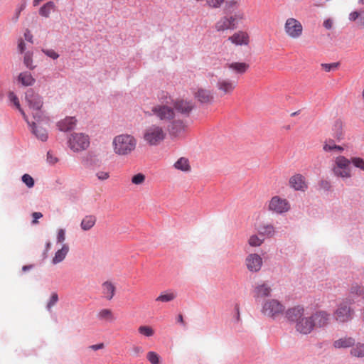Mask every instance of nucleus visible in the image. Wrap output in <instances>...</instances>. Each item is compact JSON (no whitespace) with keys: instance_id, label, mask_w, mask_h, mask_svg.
<instances>
[{"instance_id":"10","label":"nucleus","mask_w":364,"mask_h":364,"mask_svg":"<svg viewBox=\"0 0 364 364\" xmlns=\"http://www.w3.org/2000/svg\"><path fill=\"white\" fill-rule=\"evenodd\" d=\"M284 31L289 37L296 39L302 35L303 26L297 19L289 18L285 22Z\"/></svg>"},{"instance_id":"60","label":"nucleus","mask_w":364,"mask_h":364,"mask_svg":"<svg viewBox=\"0 0 364 364\" xmlns=\"http://www.w3.org/2000/svg\"><path fill=\"white\" fill-rule=\"evenodd\" d=\"M333 24V21L331 18H327L323 21V26L325 28L330 30L332 28Z\"/></svg>"},{"instance_id":"8","label":"nucleus","mask_w":364,"mask_h":364,"mask_svg":"<svg viewBox=\"0 0 364 364\" xmlns=\"http://www.w3.org/2000/svg\"><path fill=\"white\" fill-rule=\"evenodd\" d=\"M351 303L348 300L341 301L333 312V317L338 323H346L353 317L354 310L350 306Z\"/></svg>"},{"instance_id":"39","label":"nucleus","mask_w":364,"mask_h":364,"mask_svg":"<svg viewBox=\"0 0 364 364\" xmlns=\"http://www.w3.org/2000/svg\"><path fill=\"white\" fill-rule=\"evenodd\" d=\"M350 354L355 357H364V343H358L350 350Z\"/></svg>"},{"instance_id":"38","label":"nucleus","mask_w":364,"mask_h":364,"mask_svg":"<svg viewBox=\"0 0 364 364\" xmlns=\"http://www.w3.org/2000/svg\"><path fill=\"white\" fill-rule=\"evenodd\" d=\"M230 19L233 20V23L235 28L237 27L238 23L245 20L246 16L245 14L242 10L235 11L232 15L229 16Z\"/></svg>"},{"instance_id":"45","label":"nucleus","mask_w":364,"mask_h":364,"mask_svg":"<svg viewBox=\"0 0 364 364\" xmlns=\"http://www.w3.org/2000/svg\"><path fill=\"white\" fill-rule=\"evenodd\" d=\"M58 301V295L56 292H53L51 294L50 299L48 300L46 309L48 311H50L53 306H54L57 302Z\"/></svg>"},{"instance_id":"46","label":"nucleus","mask_w":364,"mask_h":364,"mask_svg":"<svg viewBox=\"0 0 364 364\" xmlns=\"http://www.w3.org/2000/svg\"><path fill=\"white\" fill-rule=\"evenodd\" d=\"M350 291L352 294L360 296L364 293V287L357 283H355L352 284Z\"/></svg>"},{"instance_id":"35","label":"nucleus","mask_w":364,"mask_h":364,"mask_svg":"<svg viewBox=\"0 0 364 364\" xmlns=\"http://www.w3.org/2000/svg\"><path fill=\"white\" fill-rule=\"evenodd\" d=\"M173 167L179 171L183 172H189L191 171V166L188 159L185 157L179 158L173 164Z\"/></svg>"},{"instance_id":"23","label":"nucleus","mask_w":364,"mask_h":364,"mask_svg":"<svg viewBox=\"0 0 364 364\" xmlns=\"http://www.w3.org/2000/svg\"><path fill=\"white\" fill-rule=\"evenodd\" d=\"M30 127L31 132L37 139L42 141H46L48 139V132L46 129L37 124L36 122H30L28 124Z\"/></svg>"},{"instance_id":"28","label":"nucleus","mask_w":364,"mask_h":364,"mask_svg":"<svg viewBox=\"0 0 364 364\" xmlns=\"http://www.w3.org/2000/svg\"><path fill=\"white\" fill-rule=\"evenodd\" d=\"M8 98L11 104L17 109L21 114L22 115L23 119L26 122L27 124H29L28 117L26 115L24 110L22 109L20 102L18 100V97L14 92H9L8 94Z\"/></svg>"},{"instance_id":"62","label":"nucleus","mask_w":364,"mask_h":364,"mask_svg":"<svg viewBox=\"0 0 364 364\" xmlns=\"http://www.w3.org/2000/svg\"><path fill=\"white\" fill-rule=\"evenodd\" d=\"M360 14V13H358V12H357V11L351 12V13L349 14V20H350V21H356V20H358V18H359Z\"/></svg>"},{"instance_id":"31","label":"nucleus","mask_w":364,"mask_h":364,"mask_svg":"<svg viewBox=\"0 0 364 364\" xmlns=\"http://www.w3.org/2000/svg\"><path fill=\"white\" fill-rule=\"evenodd\" d=\"M225 68L237 74H243L249 68V65L246 63L233 62L227 63Z\"/></svg>"},{"instance_id":"54","label":"nucleus","mask_w":364,"mask_h":364,"mask_svg":"<svg viewBox=\"0 0 364 364\" xmlns=\"http://www.w3.org/2000/svg\"><path fill=\"white\" fill-rule=\"evenodd\" d=\"M334 127H335V129H336V132L335 134V137L338 140L342 139H343V133H342V131H341V128H342V123H341V121H337L335 123Z\"/></svg>"},{"instance_id":"56","label":"nucleus","mask_w":364,"mask_h":364,"mask_svg":"<svg viewBox=\"0 0 364 364\" xmlns=\"http://www.w3.org/2000/svg\"><path fill=\"white\" fill-rule=\"evenodd\" d=\"M65 240V230L63 228L58 229L56 236L57 243L63 244Z\"/></svg>"},{"instance_id":"3","label":"nucleus","mask_w":364,"mask_h":364,"mask_svg":"<svg viewBox=\"0 0 364 364\" xmlns=\"http://www.w3.org/2000/svg\"><path fill=\"white\" fill-rule=\"evenodd\" d=\"M331 171L333 174L341 178L343 180L348 179L352 177V168L350 159L343 156H338L334 158Z\"/></svg>"},{"instance_id":"15","label":"nucleus","mask_w":364,"mask_h":364,"mask_svg":"<svg viewBox=\"0 0 364 364\" xmlns=\"http://www.w3.org/2000/svg\"><path fill=\"white\" fill-rule=\"evenodd\" d=\"M237 86V82L229 78L220 77L217 80L216 88L222 95H231Z\"/></svg>"},{"instance_id":"20","label":"nucleus","mask_w":364,"mask_h":364,"mask_svg":"<svg viewBox=\"0 0 364 364\" xmlns=\"http://www.w3.org/2000/svg\"><path fill=\"white\" fill-rule=\"evenodd\" d=\"M289 183L290 187L295 191H305L308 188L305 178L299 173L292 176L289 178Z\"/></svg>"},{"instance_id":"61","label":"nucleus","mask_w":364,"mask_h":364,"mask_svg":"<svg viewBox=\"0 0 364 364\" xmlns=\"http://www.w3.org/2000/svg\"><path fill=\"white\" fill-rule=\"evenodd\" d=\"M18 51L21 53H24L25 50H26V43H24V41L22 40V39H20L18 41Z\"/></svg>"},{"instance_id":"19","label":"nucleus","mask_w":364,"mask_h":364,"mask_svg":"<svg viewBox=\"0 0 364 364\" xmlns=\"http://www.w3.org/2000/svg\"><path fill=\"white\" fill-rule=\"evenodd\" d=\"M228 41L236 46H247L250 43V36L246 31H238L230 36Z\"/></svg>"},{"instance_id":"26","label":"nucleus","mask_w":364,"mask_h":364,"mask_svg":"<svg viewBox=\"0 0 364 364\" xmlns=\"http://www.w3.org/2000/svg\"><path fill=\"white\" fill-rule=\"evenodd\" d=\"M69 245L68 244L63 243L60 249H59L55 253L54 257L52 259V263L53 264H57L63 262L66 257L68 252H69Z\"/></svg>"},{"instance_id":"37","label":"nucleus","mask_w":364,"mask_h":364,"mask_svg":"<svg viewBox=\"0 0 364 364\" xmlns=\"http://www.w3.org/2000/svg\"><path fill=\"white\" fill-rule=\"evenodd\" d=\"M264 238L258 233L252 234L249 237L247 243L252 247H259L264 243Z\"/></svg>"},{"instance_id":"36","label":"nucleus","mask_w":364,"mask_h":364,"mask_svg":"<svg viewBox=\"0 0 364 364\" xmlns=\"http://www.w3.org/2000/svg\"><path fill=\"white\" fill-rule=\"evenodd\" d=\"M97 317L99 320L107 321V322H112L115 319L112 311L108 309H101L97 313Z\"/></svg>"},{"instance_id":"11","label":"nucleus","mask_w":364,"mask_h":364,"mask_svg":"<svg viewBox=\"0 0 364 364\" xmlns=\"http://www.w3.org/2000/svg\"><path fill=\"white\" fill-rule=\"evenodd\" d=\"M245 264L249 272L257 273L261 270L263 266V259L257 253H250L245 257Z\"/></svg>"},{"instance_id":"41","label":"nucleus","mask_w":364,"mask_h":364,"mask_svg":"<svg viewBox=\"0 0 364 364\" xmlns=\"http://www.w3.org/2000/svg\"><path fill=\"white\" fill-rule=\"evenodd\" d=\"M240 4V0H225V10L228 12L237 9Z\"/></svg>"},{"instance_id":"5","label":"nucleus","mask_w":364,"mask_h":364,"mask_svg":"<svg viewBox=\"0 0 364 364\" xmlns=\"http://www.w3.org/2000/svg\"><path fill=\"white\" fill-rule=\"evenodd\" d=\"M166 136L164 129L156 124L147 126L143 132V139L150 146L159 144L165 139Z\"/></svg>"},{"instance_id":"9","label":"nucleus","mask_w":364,"mask_h":364,"mask_svg":"<svg viewBox=\"0 0 364 364\" xmlns=\"http://www.w3.org/2000/svg\"><path fill=\"white\" fill-rule=\"evenodd\" d=\"M291 209L289 202L280 196H273L268 203V210L277 215H283Z\"/></svg>"},{"instance_id":"13","label":"nucleus","mask_w":364,"mask_h":364,"mask_svg":"<svg viewBox=\"0 0 364 364\" xmlns=\"http://www.w3.org/2000/svg\"><path fill=\"white\" fill-rule=\"evenodd\" d=\"M314 327L323 328L328 326L331 322V314L324 310H318L311 315Z\"/></svg>"},{"instance_id":"1","label":"nucleus","mask_w":364,"mask_h":364,"mask_svg":"<svg viewBox=\"0 0 364 364\" xmlns=\"http://www.w3.org/2000/svg\"><path fill=\"white\" fill-rule=\"evenodd\" d=\"M148 116H154L163 124H167L173 119L177 113L174 111L171 102V97H168L166 102H161L154 105L150 112H145Z\"/></svg>"},{"instance_id":"40","label":"nucleus","mask_w":364,"mask_h":364,"mask_svg":"<svg viewBox=\"0 0 364 364\" xmlns=\"http://www.w3.org/2000/svg\"><path fill=\"white\" fill-rule=\"evenodd\" d=\"M23 63L29 70H33L36 65L33 64V53L31 51L26 52L23 56Z\"/></svg>"},{"instance_id":"18","label":"nucleus","mask_w":364,"mask_h":364,"mask_svg":"<svg viewBox=\"0 0 364 364\" xmlns=\"http://www.w3.org/2000/svg\"><path fill=\"white\" fill-rule=\"evenodd\" d=\"M305 309L302 305H297L289 308L286 311V317L291 321L296 323L300 318L304 316Z\"/></svg>"},{"instance_id":"64","label":"nucleus","mask_w":364,"mask_h":364,"mask_svg":"<svg viewBox=\"0 0 364 364\" xmlns=\"http://www.w3.org/2000/svg\"><path fill=\"white\" fill-rule=\"evenodd\" d=\"M358 23V25L364 27V11L360 13Z\"/></svg>"},{"instance_id":"21","label":"nucleus","mask_w":364,"mask_h":364,"mask_svg":"<svg viewBox=\"0 0 364 364\" xmlns=\"http://www.w3.org/2000/svg\"><path fill=\"white\" fill-rule=\"evenodd\" d=\"M195 98L202 104H208L213 102V95L211 90L205 88H198L194 92Z\"/></svg>"},{"instance_id":"22","label":"nucleus","mask_w":364,"mask_h":364,"mask_svg":"<svg viewBox=\"0 0 364 364\" xmlns=\"http://www.w3.org/2000/svg\"><path fill=\"white\" fill-rule=\"evenodd\" d=\"M235 28L233 20L230 19V16H228L221 17L215 24V29L218 32L234 30Z\"/></svg>"},{"instance_id":"48","label":"nucleus","mask_w":364,"mask_h":364,"mask_svg":"<svg viewBox=\"0 0 364 364\" xmlns=\"http://www.w3.org/2000/svg\"><path fill=\"white\" fill-rule=\"evenodd\" d=\"M350 162L355 167L364 171V159L360 157H353L350 159Z\"/></svg>"},{"instance_id":"2","label":"nucleus","mask_w":364,"mask_h":364,"mask_svg":"<svg viewBox=\"0 0 364 364\" xmlns=\"http://www.w3.org/2000/svg\"><path fill=\"white\" fill-rule=\"evenodd\" d=\"M114 152L119 156H126L131 154L136 148V139L127 134L116 136L112 141Z\"/></svg>"},{"instance_id":"50","label":"nucleus","mask_w":364,"mask_h":364,"mask_svg":"<svg viewBox=\"0 0 364 364\" xmlns=\"http://www.w3.org/2000/svg\"><path fill=\"white\" fill-rule=\"evenodd\" d=\"M26 7V1L25 0H22L16 9L15 15L14 17V21H16L18 19L21 12L23 11Z\"/></svg>"},{"instance_id":"55","label":"nucleus","mask_w":364,"mask_h":364,"mask_svg":"<svg viewBox=\"0 0 364 364\" xmlns=\"http://www.w3.org/2000/svg\"><path fill=\"white\" fill-rule=\"evenodd\" d=\"M41 50L46 56H48L53 60H55V59L58 58V57H59V54L58 53H56L53 49L43 48Z\"/></svg>"},{"instance_id":"4","label":"nucleus","mask_w":364,"mask_h":364,"mask_svg":"<svg viewBox=\"0 0 364 364\" xmlns=\"http://www.w3.org/2000/svg\"><path fill=\"white\" fill-rule=\"evenodd\" d=\"M25 100L32 112L33 118L38 122L42 120L43 117V112L42 110L43 102L42 97L35 92L33 90L29 89L26 92Z\"/></svg>"},{"instance_id":"43","label":"nucleus","mask_w":364,"mask_h":364,"mask_svg":"<svg viewBox=\"0 0 364 364\" xmlns=\"http://www.w3.org/2000/svg\"><path fill=\"white\" fill-rule=\"evenodd\" d=\"M146 358L151 364H160V356L154 351L148 352Z\"/></svg>"},{"instance_id":"33","label":"nucleus","mask_w":364,"mask_h":364,"mask_svg":"<svg viewBox=\"0 0 364 364\" xmlns=\"http://www.w3.org/2000/svg\"><path fill=\"white\" fill-rule=\"evenodd\" d=\"M177 297V293L172 289L162 291L155 299L156 301L168 303L173 301Z\"/></svg>"},{"instance_id":"57","label":"nucleus","mask_w":364,"mask_h":364,"mask_svg":"<svg viewBox=\"0 0 364 364\" xmlns=\"http://www.w3.org/2000/svg\"><path fill=\"white\" fill-rule=\"evenodd\" d=\"M46 161L50 165H54L58 161V159L51 151H49L47 153Z\"/></svg>"},{"instance_id":"34","label":"nucleus","mask_w":364,"mask_h":364,"mask_svg":"<svg viewBox=\"0 0 364 364\" xmlns=\"http://www.w3.org/2000/svg\"><path fill=\"white\" fill-rule=\"evenodd\" d=\"M96 221L97 218L95 215H86L81 221L80 228L84 231H88L95 225Z\"/></svg>"},{"instance_id":"27","label":"nucleus","mask_w":364,"mask_h":364,"mask_svg":"<svg viewBox=\"0 0 364 364\" xmlns=\"http://www.w3.org/2000/svg\"><path fill=\"white\" fill-rule=\"evenodd\" d=\"M257 233L265 239V237H271L275 234V228L270 223L262 224L257 229Z\"/></svg>"},{"instance_id":"25","label":"nucleus","mask_w":364,"mask_h":364,"mask_svg":"<svg viewBox=\"0 0 364 364\" xmlns=\"http://www.w3.org/2000/svg\"><path fill=\"white\" fill-rule=\"evenodd\" d=\"M116 291V287L110 281H106L102 283V294L105 299L107 300H111Z\"/></svg>"},{"instance_id":"42","label":"nucleus","mask_w":364,"mask_h":364,"mask_svg":"<svg viewBox=\"0 0 364 364\" xmlns=\"http://www.w3.org/2000/svg\"><path fill=\"white\" fill-rule=\"evenodd\" d=\"M138 331L140 334L146 336L151 337L154 334V329L149 326H141L138 328Z\"/></svg>"},{"instance_id":"12","label":"nucleus","mask_w":364,"mask_h":364,"mask_svg":"<svg viewBox=\"0 0 364 364\" xmlns=\"http://www.w3.org/2000/svg\"><path fill=\"white\" fill-rule=\"evenodd\" d=\"M166 124L169 134L173 136H181L186 129L185 122L179 117L178 114H176L173 119Z\"/></svg>"},{"instance_id":"53","label":"nucleus","mask_w":364,"mask_h":364,"mask_svg":"<svg viewBox=\"0 0 364 364\" xmlns=\"http://www.w3.org/2000/svg\"><path fill=\"white\" fill-rule=\"evenodd\" d=\"M336 146V144H335L333 140H328L326 141L323 146V151L326 152H333L335 150V148Z\"/></svg>"},{"instance_id":"44","label":"nucleus","mask_w":364,"mask_h":364,"mask_svg":"<svg viewBox=\"0 0 364 364\" xmlns=\"http://www.w3.org/2000/svg\"><path fill=\"white\" fill-rule=\"evenodd\" d=\"M225 0H205V5L211 9H219L225 3Z\"/></svg>"},{"instance_id":"29","label":"nucleus","mask_w":364,"mask_h":364,"mask_svg":"<svg viewBox=\"0 0 364 364\" xmlns=\"http://www.w3.org/2000/svg\"><path fill=\"white\" fill-rule=\"evenodd\" d=\"M18 82L24 87H29L35 84L36 79L30 72L25 71L19 73L18 76Z\"/></svg>"},{"instance_id":"14","label":"nucleus","mask_w":364,"mask_h":364,"mask_svg":"<svg viewBox=\"0 0 364 364\" xmlns=\"http://www.w3.org/2000/svg\"><path fill=\"white\" fill-rule=\"evenodd\" d=\"M272 287L268 282L256 283L253 287L252 295L256 301L268 297L272 293Z\"/></svg>"},{"instance_id":"24","label":"nucleus","mask_w":364,"mask_h":364,"mask_svg":"<svg viewBox=\"0 0 364 364\" xmlns=\"http://www.w3.org/2000/svg\"><path fill=\"white\" fill-rule=\"evenodd\" d=\"M77 119L74 117H66L65 119L59 121L57 126L61 132H68L72 130L76 126Z\"/></svg>"},{"instance_id":"30","label":"nucleus","mask_w":364,"mask_h":364,"mask_svg":"<svg viewBox=\"0 0 364 364\" xmlns=\"http://www.w3.org/2000/svg\"><path fill=\"white\" fill-rule=\"evenodd\" d=\"M57 11V6L55 4L49 1L44 4L38 11L39 15L44 18H49L51 13Z\"/></svg>"},{"instance_id":"58","label":"nucleus","mask_w":364,"mask_h":364,"mask_svg":"<svg viewBox=\"0 0 364 364\" xmlns=\"http://www.w3.org/2000/svg\"><path fill=\"white\" fill-rule=\"evenodd\" d=\"M96 176L99 180L105 181L109 178V172H107V171H100L97 172Z\"/></svg>"},{"instance_id":"51","label":"nucleus","mask_w":364,"mask_h":364,"mask_svg":"<svg viewBox=\"0 0 364 364\" xmlns=\"http://www.w3.org/2000/svg\"><path fill=\"white\" fill-rule=\"evenodd\" d=\"M232 321L235 324H239L241 322L240 305L238 304H235L234 306V315Z\"/></svg>"},{"instance_id":"6","label":"nucleus","mask_w":364,"mask_h":364,"mask_svg":"<svg viewBox=\"0 0 364 364\" xmlns=\"http://www.w3.org/2000/svg\"><path fill=\"white\" fill-rule=\"evenodd\" d=\"M284 304L276 299H264L261 303V314L266 317L275 319L284 312Z\"/></svg>"},{"instance_id":"7","label":"nucleus","mask_w":364,"mask_h":364,"mask_svg":"<svg viewBox=\"0 0 364 364\" xmlns=\"http://www.w3.org/2000/svg\"><path fill=\"white\" fill-rule=\"evenodd\" d=\"M68 145L74 152L85 150L90 146V137L84 133L74 132L68 137Z\"/></svg>"},{"instance_id":"32","label":"nucleus","mask_w":364,"mask_h":364,"mask_svg":"<svg viewBox=\"0 0 364 364\" xmlns=\"http://www.w3.org/2000/svg\"><path fill=\"white\" fill-rule=\"evenodd\" d=\"M355 339L350 336H345L336 340L333 346L335 348H346L355 344Z\"/></svg>"},{"instance_id":"16","label":"nucleus","mask_w":364,"mask_h":364,"mask_svg":"<svg viewBox=\"0 0 364 364\" xmlns=\"http://www.w3.org/2000/svg\"><path fill=\"white\" fill-rule=\"evenodd\" d=\"M171 102L174 111L179 115V114L188 116L193 110L194 105L191 101L184 100H173L171 98Z\"/></svg>"},{"instance_id":"63","label":"nucleus","mask_w":364,"mask_h":364,"mask_svg":"<svg viewBox=\"0 0 364 364\" xmlns=\"http://www.w3.org/2000/svg\"><path fill=\"white\" fill-rule=\"evenodd\" d=\"M104 346H105L104 343H101L90 346L89 348H90L93 350H98L102 349L104 348Z\"/></svg>"},{"instance_id":"52","label":"nucleus","mask_w":364,"mask_h":364,"mask_svg":"<svg viewBox=\"0 0 364 364\" xmlns=\"http://www.w3.org/2000/svg\"><path fill=\"white\" fill-rule=\"evenodd\" d=\"M339 65V63H322L321 66L326 72H331L336 70Z\"/></svg>"},{"instance_id":"59","label":"nucleus","mask_w":364,"mask_h":364,"mask_svg":"<svg viewBox=\"0 0 364 364\" xmlns=\"http://www.w3.org/2000/svg\"><path fill=\"white\" fill-rule=\"evenodd\" d=\"M32 217H33L32 223L37 224L38 220L43 217V214L40 212H34L32 213Z\"/></svg>"},{"instance_id":"47","label":"nucleus","mask_w":364,"mask_h":364,"mask_svg":"<svg viewBox=\"0 0 364 364\" xmlns=\"http://www.w3.org/2000/svg\"><path fill=\"white\" fill-rule=\"evenodd\" d=\"M21 180L23 183H25L28 188H31L34 186V180L29 174H23L21 177Z\"/></svg>"},{"instance_id":"17","label":"nucleus","mask_w":364,"mask_h":364,"mask_svg":"<svg viewBox=\"0 0 364 364\" xmlns=\"http://www.w3.org/2000/svg\"><path fill=\"white\" fill-rule=\"evenodd\" d=\"M295 329L303 335L311 333L314 329L311 316H303L300 318L295 324Z\"/></svg>"},{"instance_id":"49","label":"nucleus","mask_w":364,"mask_h":364,"mask_svg":"<svg viewBox=\"0 0 364 364\" xmlns=\"http://www.w3.org/2000/svg\"><path fill=\"white\" fill-rule=\"evenodd\" d=\"M145 178L144 174L139 173L132 178V183L134 185H141L144 183Z\"/></svg>"}]
</instances>
